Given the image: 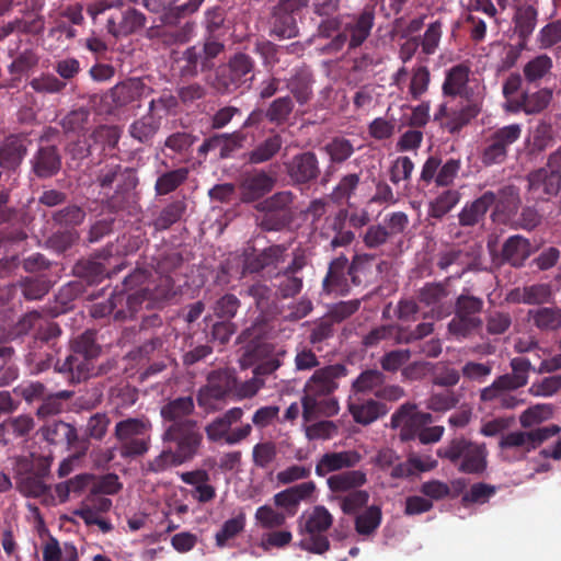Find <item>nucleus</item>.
<instances>
[{"label":"nucleus","instance_id":"864d4df0","mask_svg":"<svg viewBox=\"0 0 561 561\" xmlns=\"http://www.w3.org/2000/svg\"><path fill=\"white\" fill-rule=\"evenodd\" d=\"M382 513L377 505L366 507L355 517V530L360 536H370L376 533L381 524Z\"/></svg>","mask_w":561,"mask_h":561},{"label":"nucleus","instance_id":"6e6552de","mask_svg":"<svg viewBox=\"0 0 561 561\" xmlns=\"http://www.w3.org/2000/svg\"><path fill=\"white\" fill-rule=\"evenodd\" d=\"M152 423L147 416L127 417L115 424L114 437L124 459H135L148 453Z\"/></svg>","mask_w":561,"mask_h":561},{"label":"nucleus","instance_id":"338daca9","mask_svg":"<svg viewBox=\"0 0 561 561\" xmlns=\"http://www.w3.org/2000/svg\"><path fill=\"white\" fill-rule=\"evenodd\" d=\"M323 149L332 163H343L354 153L353 144L344 137L332 138Z\"/></svg>","mask_w":561,"mask_h":561},{"label":"nucleus","instance_id":"a19ab883","mask_svg":"<svg viewBox=\"0 0 561 561\" xmlns=\"http://www.w3.org/2000/svg\"><path fill=\"white\" fill-rule=\"evenodd\" d=\"M198 140V136L190 131H175L169 135L164 140V148L171 151L165 154L172 159L178 158L180 162H187L192 157L193 146Z\"/></svg>","mask_w":561,"mask_h":561},{"label":"nucleus","instance_id":"72a5a7b5","mask_svg":"<svg viewBox=\"0 0 561 561\" xmlns=\"http://www.w3.org/2000/svg\"><path fill=\"white\" fill-rule=\"evenodd\" d=\"M146 15L135 8H128L121 12L118 18L110 16L106 21V28L114 37L127 36L136 33L146 24Z\"/></svg>","mask_w":561,"mask_h":561},{"label":"nucleus","instance_id":"4c0bfd02","mask_svg":"<svg viewBox=\"0 0 561 561\" xmlns=\"http://www.w3.org/2000/svg\"><path fill=\"white\" fill-rule=\"evenodd\" d=\"M150 91L139 78H131L112 89V99L116 106H127L147 96Z\"/></svg>","mask_w":561,"mask_h":561},{"label":"nucleus","instance_id":"b1692460","mask_svg":"<svg viewBox=\"0 0 561 561\" xmlns=\"http://www.w3.org/2000/svg\"><path fill=\"white\" fill-rule=\"evenodd\" d=\"M348 278V259L341 254L329 263L328 272L322 280V293L325 295H348L352 285Z\"/></svg>","mask_w":561,"mask_h":561},{"label":"nucleus","instance_id":"c03bdc74","mask_svg":"<svg viewBox=\"0 0 561 561\" xmlns=\"http://www.w3.org/2000/svg\"><path fill=\"white\" fill-rule=\"evenodd\" d=\"M195 23L191 21H186L183 25L178 26H168L156 27L150 30V36H156L160 38V41L168 46L172 45H182L187 43L194 34Z\"/></svg>","mask_w":561,"mask_h":561},{"label":"nucleus","instance_id":"79ce46f5","mask_svg":"<svg viewBox=\"0 0 561 561\" xmlns=\"http://www.w3.org/2000/svg\"><path fill=\"white\" fill-rule=\"evenodd\" d=\"M531 254V244L522 236L510 237L502 247V259L514 267H520Z\"/></svg>","mask_w":561,"mask_h":561},{"label":"nucleus","instance_id":"a878e982","mask_svg":"<svg viewBox=\"0 0 561 561\" xmlns=\"http://www.w3.org/2000/svg\"><path fill=\"white\" fill-rule=\"evenodd\" d=\"M448 280L449 278L439 283H426L419 290V301L426 307H430L432 313L437 319H443L451 312V306L444 302V300L449 296Z\"/></svg>","mask_w":561,"mask_h":561},{"label":"nucleus","instance_id":"5fc2aeb1","mask_svg":"<svg viewBox=\"0 0 561 561\" xmlns=\"http://www.w3.org/2000/svg\"><path fill=\"white\" fill-rule=\"evenodd\" d=\"M185 211L186 203L184 201H173L161 209L152 226L157 231L167 230L180 221Z\"/></svg>","mask_w":561,"mask_h":561},{"label":"nucleus","instance_id":"aec40b11","mask_svg":"<svg viewBox=\"0 0 561 561\" xmlns=\"http://www.w3.org/2000/svg\"><path fill=\"white\" fill-rule=\"evenodd\" d=\"M347 367L341 363L318 368L306 381L304 391L329 397L339 389L340 379L347 376Z\"/></svg>","mask_w":561,"mask_h":561},{"label":"nucleus","instance_id":"393cba45","mask_svg":"<svg viewBox=\"0 0 561 561\" xmlns=\"http://www.w3.org/2000/svg\"><path fill=\"white\" fill-rule=\"evenodd\" d=\"M527 183L529 193L538 199H548L561 192V174L547 165L531 171L527 175Z\"/></svg>","mask_w":561,"mask_h":561},{"label":"nucleus","instance_id":"c9c22d12","mask_svg":"<svg viewBox=\"0 0 561 561\" xmlns=\"http://www.w3.org/2000/svg\"><path fill=\"white\" fill-rule=\"evenodd\" d=\"M495 193L492 191H486L471 203H466V205L458 214L459 225L461 227H474L483 222L488 210L495 203Z\"/></svg>","mask_w":561,"mask_h":561},{"label":"nucleus","instance_id":"e2e57ef3","mask_svg":"<svg viewBox=\"0 0 561 561\" xmlns=\"http://www.w3.org/2000/svg\"><path fill=\"white\" fill-rule=\"evenodd\" d=\"M294 197V194L289 191L277 192L260 202L255 208L257 210H273L285 215H293L291 205Z\"/></svg>","mask_w":561,"mask_h":561},{"label":"nucleus","instance_id":"4be33fe9","mask_svg":"<svg viewBox=\"0 0 561 561\" xmlns=\"http://www.w3.org/2000/svg\"><path fill=\"white\" fill-rule=\"evenodd\" d=\"M247 140L245 134L240 130L233 133L214 134L204 139L197 149V153L206 159L210 151L218 150L220 159H229L240 150Z\"/></svg>","mask_w":561,"mask_h":561},{"label":"nucleus","instance_id":"de8ad7c7","mask_svg":"<svg viewBox=\"0 0 561 561\" xmlns=\"http://www.w3.org/2000/svg\"><path fill=\"white\" fill-rule=\"evenodd\" d=\"M386 376L383 371L378 369L363 370L352 382L351 394L366 396L374 393L385 383Z\"/></svg>","mask_w":561,"mask_h":561},{"label":"nucleus","instance_id":"dca6fc26","mask_svg":"<svg viewBox=\"0 0 561 561\" xmlns=\"http://www.w3.org/2000/svg\"><path fill=\"white\" fill-rule=\"evenodd\" d=\"M308 0H280L274 7L271 19V33L278 38H293L298 35L295 14L307 7Z\"/></svg>","mask_w":561,"mask_h":561},{"label":"nucleus","instance_id":"6ab92c4d","mask_svg":"<svg viewBox=\"0 0 561 561\" xmlns=\"http://www.w3.org/2000/svg\"><path fill=\"white\" fill-rule=\"evenodd\" d=\"M237 387L234 373L229 369H218L209 373L207 383L197 393L199 407L210 405L213 400H222L233 393Z\"/></svg>","mask_w":561,"mask_h":561},{"label":"nucleus","instance_id":"f8f14e48","mask_svg":"<svg viewBox=\"0 0 561 561\" xmlns=\"http://www.w3.org/2000/svg\"><path fill=\"white\" fill-rule=\"evenodd\" d=\"M520 124L514 123L490 131L483 139L480 153L484 167L501 165L506 162L511 147L522 137Z\"/></svg>","mask_w":561,"mask_h":561},{"label":"nucleus","instance_id":"49530a36","mask_svg":"<svg viewBox=\"0 0 561 561\" xmlns=\"http://www.w3.org/2000/svg\"><path fill=\"white\" fill-rule=\"evenodd\" d=\"M46 323L56 322L45 318L41 312L33 310L23 314L10 329L8 335L10 340L13 341L27 335L30 332L37 334L39 332V328H44Z\"/></svg>","mask_w":561,"mask_h":561},{"label":"nucleus","instance_id":"7ed1b4c3","mask_svg":"<svg viewBox=\"0 0 561 561\" xmlns=\"http://www.w3.org/2000/svg\"><path fill=\"white\" fill-rule=\"evenodd\" d=\"M146 279L147 270L136 268L125 277L122 290H114L105 301L92 306L91 316L95 319L112 316L115 321L134 318L147 300L149 288H138Z\"/></svg>","mask_w":561,"mask_h":561},{"label":"nucleus","instance_id":"f3484780","mask_svg":"<svg viewBox=\"0 0 561 561\" xmlns=\"http://www.w3.org/2000/svg\"><path fill=\"white\" fill-rule=\"evenodd\" d=\"M205 0H146L145 7L160 14L163 25L173 26L199 10Z\"/></svg>","mask_w":561,"mask_h":561},{"label":"nucleus","instance_id":"c756f323","mask_svg":"<svg viewBox=\"0 0 561 561\" xmlns=\"http://www.w3.org/2000/svg\"><path fill=\"white\" fill-rule=\"evenodd\" d=\"M149 272L147 271V279L138 288L148 287L147 300L145 301L146 308L151 309L174 298L179 290L175 283L170 275L159 274L154 283L149 282Z\"/></svg>","mask_w":561,"mask_h":561},{"label":"nucleus","instance_id":"4d7b16f0","mask_svg":"<svg viewBox=\"0 0 561 561\" xmlns=\"http://www.w3.org/2000/svg\"><path fill=\"white\" fill-rule=\"evenodd\" d=\"M294 102L288 95L275 99L265 111V118L276 126L285 124L293 113Z\"/></svg>","mask_w":561,"mask_h":561},{"label":"nucleus","instance_id":"ddd939ff","mask_svg":"<svg viewBox=\"0 0 561 561\" xmlns=\"http://www.w3.org/2000/svg\"><path fill=\"white\" fill-rule=\"evenodd\" d=\"M375 24V14L370 9L363 10L359 14L347 15V21L342 19V31L327 45L329 53L340 51L345 44L348 49H355L362 46L370 35Z\"/></svg>","mask_w":561,"mask_h":561},{"label":"nucleus","instance_id":"9d476101","mask_svg":"<svg viewBox=\"0 0 561 561\" xmlns=\"http://www.w3.org/2000/svg\"><path fill=\"white\" fill-rule=\"evenodd\" d=\"M560 432L561 426L558 424L531 427L529 431H514L501 437L499 447L505 459L522 460L528 453L559 435Z\"/></svg>","mask_w":561,"mask_h":561},{"label":"nucleus","instance_id":"1a4fd4ad","mask_svg":"<svg viewBox=\"0 0 561 561\" xmlns=\"http://www.w3.org/2000/svg\"><path fill=\"white\" fill-rule=\"evenodd\" d=\"M484 301L465 288L454 304V317L447 324V331L456 340H465L482 329L481 313Z\"/></svg>","mask_w":561,"mask_h":561},{"label":"nucleus","instance_id":"9b49d317","mask_svg":"<svg viewBox=\"0 0 561 561\" xmlns=\"http://www.w3.org/2000/svg\"><path fill=\"white\" fill-rule=\"evenodd\" d=\"M225 50V44L218 38H205L202 45L187 47L175 59V69L182 79H192L199 72L210 71L215 67V59Z\"/></svg>","mask_w":561,"mask_h":561},{"label":"nucleus","instance_id":"6e6d98bb","mask_svg":"<svg viewBox=\"0 0 561 561\" xmlns=\"http://www.w3.org/2000/svg\"><path fill=\"white\" fill-rule=\"evenodd\" d=\"M300 267V265H297L296 260H294L291 264L285 268L277 285V291L282 298H290L300 293L302 288V278L295 276V273Z\"/></svg>","mask_w":561,"mask_h":561},{"label":"nucleus","instance_id":"09e8293b","mask_svg":"<svg viewBox=\"0 0 561 561\" xmlns=\"http://www.w3.org/2000/svg\"><path fill=\"white\" fill-rule=\"evenodd\" d=\"M528 320L540 331H556L561 328V309L557 307H539L527 313Z\"/></svg>","mask_w":561,"mask_h":561},{"label":"nucleus","instance_id":"3c124183","mask_svg":"<svg viewBox=\"0 0 561 561\" xmlns=\"http://www.w3.org/2000/svg\"><path fill=\"white\" fill-rule=\"evenodd\" d=\"M188 173L187 168H178L160 174L154 183L156 194L164 196L174 192L187 180Z\"/></svg>","mask_w":561,"mask_h":561},{"label":"nucleus","instance_id":"20e7f679","mask_svg":"<svg viewBox=\"0 0 561 561\" xmlns=\"http://www.w3.org/2000/svg\"><path fill=\"white\" fill-rule=\"evenodd\" d=\"M100 354L95 331L87 330L71 340L69 354L56 362L55 371L71 385L80 383L101 374V368L96 369L94 364Z\"/></svg>","mask_w":561,"mask_h":561},{"label":"nucleus","instance_id":"0e129e2a","mask_svg":"<svg viewBox=\"0 0 561 561\" xmlns=\"http://www.w3.org/2000/svg\"><path fill=\"white\" fill-rule=\"evenodd\" d=\"M245 514L240 512L237 516L226 520L220 530L215 535L216 546L224 548L230 539L237 537L244 530Z\"/></svg>","mask_w":561,"mask_h":561},{"label":"nucleus","instance_id":"4468645a","mask_svg":"<svg viewBox=\"0 0 561 561\" xmlns=\"http://www.w3.org/2000/svg\"><path fill=\"white\" fill-rule=\"evenodd\" d=\"M138 183L136 170L121 164V172L117 173L113 192L105 201L106 207L114 213L131 208L136 203L135 191Z\"/></svg>","mask_w":561,"mask_h":561},{"label":"nucleus","instance_id":"f704fd0d","mask_svg":"<svg viewBox=\"0 0 561 561\" xmlns=\"http://www.w3.org/2000/svg\"><path fill=\"white\" fill-rule=\"evenodd\" d=\"M553 60L547 54H539L530 58L523 66L525 85L539 88L542 83L550 81L552 77Z\"/></svg>","mask_w":561,"mask_h":561},{"label":"nucleus","instance_id":"58836bf2","mask_svg":"<svg viewBox=\"0 0 561 561\" xmlns=\"http://www.w3.org/2000/svg\"><path fill=\"white\" fill-rule=\"evenodd\" d=\"M538 21V10L531 4L518 5L513 15L514 32L520 41V47L526 48Z\"/></svg>","mask_w":561,"mask_h":561},{"label":"nucleus","instance_id":"7c9ffc66","mask_svg":"<svg viewBox=\"0 0 561 561\" xmlns=\"http://www.w3.org/2000/svg\"><path fill=\"white\" fill-rule=\"evenodd\" d=\"M316 491V483L307 481L288 489H285L274 495V503L282 507L290 516H294L301 501L309 500Z\"/></svg>","mask_w":561,"mask_h":561},{"label":"nucleus","instance_id":"a211bd4d","mask_svg":"<svg viewBox=\"0 0 561 561\" xmlns=\"http://www.w3.org/2000/svg\"><path fill=\"white\" fill-rule=\"evenodd\" d=\"M287 248L283 244H273L261 251L255 248L247 249L243 253V274H257L265 270H276L285 262Z\"/></svg>","mask_w":561,"mask_h":561},{"label":"nucleus","instance_id":"052dcab7","mask_svg":"<svg viewBox=\"0 0 561 561\" xmlns=\"http://www.w3.org/2000/svg\"><path fill=\"white\" fill-rule=\"evenodd\" d=\"M360 183L359 174L350 173L341 178L336 186L329 195L334 204L348 203Z\"/></svg>","mask_w":561,"mask_h":561},{"label":"nucleus","instance_id":"2eb2a0df","mask_svg":"<svg viewBox=\"0 0 561 561\" xmlns=\"http://www.w3.org/2000/svg\"><path fill=\"white\" fill-rule=\"evenodd\" d=\"M51 129H48L39 137V146L31 159L32 172L38 179L55 176L62 165V157L56 145L49 144Z\"/></svg>","mask_w":561,"mask_h":561},{"label":"nucleus","instance_id":"423d86ee","mask_svg":"<svg viewBox=\"0 0 561 561\" xmlns=\"http://www.w3.org/2000/svg\"><path fill=\"white\" fill-rule=\"evenodd\" d=\"M62 330L58 323H46L39 328L37 334H33L27 343V350L24 355L25 365L31 375H39L55 368L61 346L59 340Z\"/></svg>","mask_w":561,"mask_h":561},{"label":"nucleus","instance_id":"a18cd8bd","mask_svg":"<svg viewBox=\"0 0 561 561\" xmlns=\"http://www.w3.org/2000/svg\"><path fill=\"white\" fill-rule=\"evenodd\" d=\"M367 482V476L362 470H348L328 478L327 483L333 493H344L358 490Z\"/></svg>","mask_w":561,"mask_h":561},{"label":"nucleus","instance_id":"bb28decb","mask_svg":"<svg viewBox=\"0 0 561 561\" xmlns=\"http://www.w3.org/2000/svg\"><path fill=\"white\" fill-rule=\"evenodd\" d=\"M30 140L25 135H10L0 144V167L5 171H16L27 154Z\"/></svg>","mask_w":561,"mask_h":561},{"label":"nucleus","instance_id":"37998d69","mask_svg":"<svg viewBox=\"0 0 561 561\" xmlns=\"http://www.w3.org/2000/svg\"><path fill=\"white\" fill-rule=\"evenodd\" d=\"M283 138L278 134H273L264 140L256 144L244 154V159L250 164H262L271 161L280 151Z\"/></svg>","mask_w":561,"mask_h":561},{"label":"nucleus","instance_id":"bf43d9fd","mask_svg":"<svg viewBox=\"0 0 561 561\" xmlns=\"http://www.w3.org/2000/svg\"><path fill=\"white\" fill-rule=\"evenodd\" d=\"M18 489L26 497H41L49 492L50 486L46 480L26 471L19 477Z\"/></svg>","mask_w":561,"mask_h":561},{"label":"nucleus","instance_id":"5701e85b","mask_svg":"<svg viewBox=\"0 0 561 561\" xmlns=\"http://www.w3.org/2000/svg\"><path fill=\"white\" fill-rule=\"evenodd\" d=\"M347 410L353 420L360 425H369L388 413V407L377 398L351 393L347 399Z\"/></svg>","mask_w":561,"mask_h":561},{"label":"nucleus","instance_id":"8fccbe9b","mask_svg":"<svg viewBox=\"0 0 561 561\" xmlns=\"http://www.w3.org/2000/svg\"><path fill=\"white\" fill-rule=\"evenodd\" d=\"M460 197L461 195L457 190L443 191L430 203L428 217L442 220L459 203Z\"/></svg>","mask_w":561,"mask_h":561},{"label":"nucleus","instance_id":"c85d7f7f","mask_svg":"<svg viewBox=\"0 0 561 561\" xmlns=\"http://www.w3.org/2000/svg\"><path fill=\"white\" fill-rule=\"evenodd\" d=\"M274 185L275 180L263 170L248 174L243 176L239 185L240 198L243 203L259 201L270 193Z\"/></svg>","mask_w":561,"mask_h":561},{"label":"nucleus","instance_id":"774afa93","mask_svg":"<svg viewBox=\"0 0 561 561\" xmlns=\"http://www.w3.org/2000/svg\"><path fill=\"white\" fill-rule=\"evenodd\" d=\"M537 43L541 49H550L561 43V19L542 26L537 34Z\"/></svg>","mask_w":561,"mask_h":561},{"label":"nucleus","instance_id":"13d9d810","mask_svg":"<svg viewBox=\"0 0 561 561\" xmlns=\"http://www.w3.org/2000/svg\"><path fill=\"white\" fill-rule=\"evenodd\" d=\"M159 127L160 124L152 114L145 115L129 126V134L141 144H149L159 130Z\"/></svg>","mask_w":561,"mask_h":561},{"label":"nucleus","instance_id":"39448f33","mask_svg":"<svg viewBox=\"0 0 561 561\" xmlns=\"http://www.w3.org/2000/svg\"><path fill=\"white\" fill-rule=\"evenodd\" d=\"M436 455L466 474H482L488 467L485 444L473 442L463 435L456 436L440 446Z\"/></svg>","mask_w":561,"mask_h":561},{"label":"nucleus","instance_id":"603ef678","mask_svg":"<svg viewBox=\"0 0 561 561\" xmlns=\"http://www.w3.org/2000/svg\"><path fill=\"white\" fill-rule=\"evenodd\" d=\"M72 396L73 391L69 390H61L56 393L46 392L36 410L37 417L47 419L61 413L64 410V402L69 400Z\"/></svg>","mask_w":561,"mask_h":561},{"label":"nucleus","instance_id":"ea45409f","mask_svg":"<svg viewBox=\"0 0 561 561\" xmlns=\"http://www.w3.org/2000/svg\"><path fill=\"white\" fill-rule=\"evenodd\" d=\"M43 438L53 445H66L68 448H77L79 443L77 428L64 421H54L41 428Z\"/></svg>","mask_w":561,"mask_h":561},{"label":"nucleus","instance_id":"2f4dec72","mask_svg":"<svg viewBox=\"0 0 561 561\" xmlns=\"http://www.w3.org/2000/svg\"><path fill=\"white\" fill-rule=\"evenodd\" d=\"M360 460L362 455L356 450L325 453L316 465V474L325 477L330 472L354 468Z\"/></svg>","mask_w":561,"mask_h":561},{"label":"nucleus","instance_id":"f257e3e1","mask_svg":"<svg viewBox=\"0 0 561 561\" xmlns=\"http://www.w3.org/2000/svg\"><path fill=\"white\" fill-rule=\"evenodd\" d=\"M195 411L193 397L169 400L160 408L161 442L165 448L146 463V471L161 473L192 461L203 447L204 433L199 421L191 417Z\"/></svg>","mask_w":561,"mask_h":561},{"label":"nucleus","instance_id":"473e14b6","mask_svg":"<svg viewBox=\"0 0 561 561\" xmlns=\"http://www.w3.org/2000/svg\"><path fill=\"white\" fill-rule=\"evenodd\" d=\"M415 409L416 404L405 402L391 415V427L400 430L399 438L402 442L413 440L422 430L416 420Z\"/></svg>","mask_w":561,"mask_h":561},{"label":"nucleus","instance_id":"69168bd1","mask_svg":"<svg viewBox=\"0 0 561 561\" xmlns=\"http://www.w3.org/2000/svg\"><path fill=\"white\" fill-rule=\"evenodd\" d=\"M332 523L333 516L330 512L324 506L318 505L308 516L304 528L307 534H323L332 526Z\"/></svg>","mask_w":561,"mask_h":561},{"label":"nucleus","instance_id":"0eeeda50","mask_svg":"<svg viewBox=\"0 0 561 561\" xmlns=\"http://www.w3.org/2000/svg\"><path fill=\"white\" fill-rule=\"evenodd\" d=\"M254 79L255 60L249 54L238 51L219 66L213 84L221 94L243 93L252 87Z\"/></svg>","mask_w":561,"mask_h":561},{"label":"nucleus","instance_id":"412c9836","mask_svg":"<svg viewBox=\"0 0 561 561\" xmlns=\"http://www.w3.org/2000/svg\"><path fill=\"white\" fill-rule=\"evenodd\" d=\"M285 170L295 185H308L320 175L319 160L312 151L295 154L285 163Z\"/></svg>","mask_w":561,"mask_h":561},{"label":"nucleus","instance_id":"680f3d73","mask_svg":"<svg viewBox=\"0 0 561 561\" xmlns=\"http://www.w3.org/2000/svg\"><path fill=\"white\" fill-rule=\"evenodd\" d=\"M20 288L26 300H39L48 294L51 284L44 276L25 277L20 282Z\"/></svg>","mask_w":561,"mask_h":561},{"label":"nucleus","instance_id":"cd10ccee","mask_svg":"<svg viewBox=\"0 0 561 561\" xmlns=\"http://www.w3.org/2000/svg\"><path fill=\"white\" fill-rule=\"evenodd\" d=\"M531 88L525 85V89L518 96V100L513 102L514 113L524 112L527 115L539 114L545 111L552 101L553 91L550 88Z\"/></svg>","mask_w":561,"mask_h":561},{"label":"nucleus","instance_id":"f03ea898","mask_svg":"<svg viewBox=\"0 0 561 561\" xmlns=\"http://www.w3.org/2000/svg\"><path fill=\"white\" fill-rule=\"evenodd\" d=\"M470 67L458 64L446 71L442 84V93L445 96L456 99L455 107H448L446 103L438 106L434 114V122L450 134L459 133L482 111L484 93L476 80H470Z\"/></svg>","mask_w":561,"mask_h":561},{"label":"nucleus","instance_id":"e433bc0d","mask_svg":"<svg viewBox=\"0 0 561 561\" xmlns=\"http://www.w3.org/2000/svg\"><path fill=\"white\" fill-rule=\"evenodd\" d=\"M313 76L309 68H295L290 77L286 80V88L290 91L295 100L300 104H307L313 96Z\"/></svg>","mask_w":561,"mask_h":561}]
</instances>
